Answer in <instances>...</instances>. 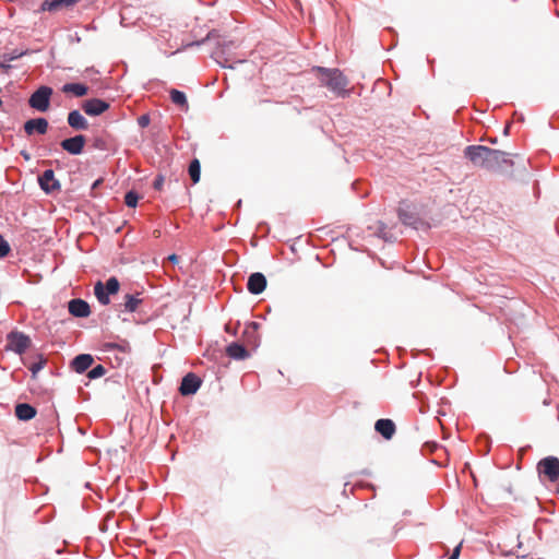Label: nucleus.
I'll return each mask as SVG.
<instances>
[{
	"label": "nucleus",
	"instance_id": "obj_1",
	"mask_svg": "<svg viewBox=\"0 0 559 559\" xmlns=\"http://www.w3.org/2000/svg\"><path fill=\"white\" fill-rule=\"evenodd\" d=\"M464 155L475 167L490 171L506 170L513 165L508 153L483 145L467 146L464 150Z\"/></svg>",
	"mask_w": 559,
	"mask_h": 559
},
{
	"label": "nucleus",
	"instance_id": "obj_2",
	"mask_svg": "<svg viewBox=\"0 0 559 559\" xmlns=\"http://www.w3.org/2000/svg\"><path fill=\"white\" fill-rule=\"evenodd\" d=\"M317 78L322 86L328 87L337 96L347 95L348 80L338 69H328L322 67L313 68Z\"/></svg>",
	"mask_w": 559,
	"mask_h": 559
},
{
	"label": "nucleus",
	"instance_id": "obj_3",
	"mask_svg": "<svg viewBox=\"0 0 559 559\" xmlns=\"http://www.w3.org/2000/svg\"><path fill=\"white\" fill-rule=\"evenodd\" d=\"M119 287V281L112 276L107 280L106 284L98 281L94 286V294L102 305H108L110 302L109 295L117 294Z\"/></svg>",
	"mask_w": 559,
	"mask_h": 559
},
{
	"label": "nucleus",
	"instance_id": "obj_4",
	"mask_svg": "<svg viewBox=\"0 0 559 559\" xmlns=\"http://www.w3.org/2000/svg\"><path fill=\"white\" fill-rule=\"evenodd\" d=\"M52 95V88L48 86H40L35 91L29 99L28 104L32 108L45 112L49 109L50 97Z\"/></svg>",
	"mask_w": 559,
	"mask_h": 559
},
{
	"label": "nucleus",
	"instance_id": "obj_5",
	"mask_svg": "<svg viewBox=\"0 0 559 559\" xmlns=\"http://www.w3.org/2000/svg\"><path fill=\"white\" fill-rule=\"evenodd\" d=\"M539 475L545 476L549 481L559 479V459L556 456H547L537 464Z\"/></svg>",
	"mask_w": 559,
	"mask_h": 559
},
{
	"label": "nucleus",
	"instance_id": "obj_6",
	"mask_svg": "<svg viewBox=\"0 0 559 559\" xmlns=\"http://www.w3.org/2000/svg\"><path fill=\"white\" fill-rule=\"evenodd\" d=\"M7 348L23 354L31 345V338L22 332H11L7 337Z\"/></svg>",
	"mask_w": 559,
	"mask_h": 559
},
{
	"label": "nucleus",
	"instance_id": "obj_7",
	"mask_svg": "<svg viewBox=\"0 0 559 559\" xmlns=\"http://www.w3.org/2000/svg\"><path fill=\"white\" fill-rule=\"evenodd\" d=\"M201 383V379L197 374L190 372L182 378L179 392L183 396L192 395L199 390Z\"/></svg>",
	"mask_w": 559,
	"mask_h": 559
},
{
	"label": "nucleus",
	"instance_id": "obj_8",
	"mask_svg": "<svg viewBox=\"0 0 559 559\" xmlns=\"http://www.w3.org/2000/svg\"><path fill=\"white\" fill-rule=\"evenodd\" d=\"M86 139L84 135L79 134L73 138L61 141V147L72 155H79L83 152Z\"/></svg>",
	"mask_w": 559,
	"mask_h": 559
},
{
	"label": "nucleus",
	"instance_id": "obj_9",
	"mask_svg": "<svg viewBox=\"0 0 559 559\" xmlns=\"http://www.w3.org/2000/svg\"><path fill=\"white\" fill-rule=\"evenodd\" d=\"M109 108V104L99 98L87 99L82 104V109L88 116H99Z\"/></svg>",
	"mask_w": 559,
	"mask_h": 559
},
{
	"label": "nucleus",
	"instance_id": "obj_10",
	"mask_svg": "<svg viewBox=\"0 0 559 559\" xmlns=\"http://www.w3.org/2000/svg\"><path fill=\"white\" fill-rule=\"evenodd\" d=\"M40 188L47 192H53L60 190V182L55 178V173L52 169H47L38 178Z\"/></svg>",
	"mask_w": 559,
	"mask_h": 559
},
{
	"label": "nucleus",
	"instance_id": "obj_11",
	"mask_svg": "<svg viewBox=\"0 0 559 559\" xmlns=\"http://www.w3.org/2000/svg\"><path fill=\"white\" fill-rule=\"evenodd\" d=\"M68 309L73 317L78 318H86L91 313L90 305L85 300L79 298L70 300Z\"/></svg>",
	"mask_w": 559,
	"mask_h": 559
},
{
	"label": "nucleus",
	"instance_id": "obj_12",
	"mask_svg": "<svg viewBox=\"0 0 559 559\" xmlns=\"http://www.w3.org/2000/svg\"><path fill=\"white\" fill-rule=\"evenodd\" d=\"M266 287V278L262 273H252L248 278L247 288L253 295L261 294Z\"/></svg>",
	"mask_w": 559,
	"mask_h": 559
},
{
	"label": "nucleus",
	"instance_id": "obj_13",
	"mask_svg": "<svg viewBox=\"0 0 559 559\" xmlns=\"http://www.w3.org/2000/svg\"><path fill=\"white\" fill-rule=\"evenodd\" d=\"M48 130V121L45 118L29 119L24 123V131L27 135L37 132L45 134Z\"/></svg>",
	"mask_w": 559,
	"mask_h": 559
},
{
	"label": "nucleus",
	"instance_id": "obj_14",
	"mask_svg": "<svg viewBox=\"0 0 559 559\" xmlns=\"http://www.w3.org/2000/svg\"><path fill=\"white\" fill-rule=\"evenodd\" d=\"M143 302V299L140 297V294L136 293L134 295L127 294L123 297V301L118 305L119 311L126 312H134L138 310L139 306Z\"/></svg>",
	"mask_w": 559,
	"mask_h": 559
},
{
	"label": "nucleus",
	"instance_id": "obj_15",
	"mask_svg": "<svg viewBox=\"0 0 559 559\" xmlns=\"http://www.w3.org/2000/svg\"><path fill=\"white\" fill-rule=\"evenodd\" d=\"M80 0H44L40 10L55 12L63 8H69L78 3Z\"/></svg>",
	"mask_w": 559,
	"mask_h": 559
},
{
	"label": "nucleus",
	"instance_id": "obj_16",
	"mask_svg": "<svg viewBox=\"0 0 559 559\" xmlns=\"http://www.w3.org/2000/svg\"><path fill=\"white\" fill-rule=\"evenodd\" d=\"M411 207V204L407 202H401L399 207V218L403 222V224L414 226L417 223V216Z\"/></svg>",
	"mask_w": 559,
	"mask_h": 559
},
{
	"label": "nucleus",
	"instance_id": "obj_17",
	"mask_svg": "<svg viewBox=\"0 0 559 559\" xmlns=\"http://www.w3.org/2000/svg\"><path fill=\"white\" fill-rule=\"evenodd\" d=\"M93 361L94 359L90 354H81L72 360L71 366L78 373H83L93 365Z\"/></svg>",
	"mask_w": 559,
	"mask_h": 559
},
{
	"label": "nucleus",
	"instance_id": "obj_18",
	"mask_svg": "<svg viewBox=\"0 0 559 559\" xmlns=\"http://www.w3.org/2000/svg\"><path fill=\"white\" fill-rule=\"evenodd\" d=\"M374 429L383 438L391 439L395 432V425L391 419H379L376 421Z\"/></svg>",
	"mask_w": 559,
	"mask_h": 559
},
{
	"label": "nucleus",
	"instance_id": "obj_19",
	"mask_svg": "<svg viewBox=\"0 0 559 559\" xmlns=\"http://www.w3.org/2000/svg\"><path fill=\"white\" fill-rule=\"evenodd\" d=\"M68 123L75 130H86L88 128L87 120L79 110H72L68 115Z\"/></svg>",
	"mask_w": 559,
	"mask_h": 559
},
{
	"label": "nucleus",
	"instance_id": "obj_20",
	"mask_svg": "<svg viewBox=\"0 0 559 559\" xmlns=\"http://www.w3.org/2000/svg\"><path fill=\"white\" fill-rule=\"evenodd\" d=\"M226 354L228 357L236 360H243L249 357V352L246 347L239 343H231L226 347Z\"/></svg>",
	"mask_w": 559,
	"mask_h": 559
},
{
	"label": "nucleus",
	"instance_id": "obj_21",
	"mask_svg": "<svg viewBox=\"0 0 559 559\" xmlns=\"http://www.w3.org/2000/svg\"><path fill=\"white\" fill-rule=\"evenodd\" d=\"M36 408L27 403H21L15 406V416L20 420H31L36 416Z\"/></svg>",
	"mask_w": 559,
	"mask_h": 559
},
{
	"label": "nucleus",
	"instance_id": "obj_22",
	"mask_svg": "<svg viewBox=\"0 0 559 559\" xmlns=\"http://www.w3.org/2000/svg\"><path fill=\"white\" fill-rule=\"evenodd\" d=\"M66 94H73L76 97L85 96L88 93V86L82 83H67L61 90Z\"/></svg>",
	"mask_w": 559,
	"mask_h": 559
},
{
	"label": "nucleus",
	"instance_id": "obj_23",
	"mask_svg": "<svg viewBox=\"0 0 559 559\" xmlns=\"http://www.w3.org/2000/svg\"><path fill=\"white\" fill-rule=\"evenodd\" d=\"M260 324L257 323V322H250L245 331H243V335L245 337L247 338V342L252 345V346H257L258 345V335H257V332H258V329H259Z\"/></svg>",
	"mask_w": 559,
	"mask_h": 559
},
{
	"label": "nucleus",
	"instance_id": "obj_24",
	"mask_svg": "<svg viewBox=\"0 0 559 559\" xmlns=\"http://www.w3.org/2000/svg\"><path fill=\"white\" fill-rule=\"evenodd\" d=\"M169 94H170V99L175 105H177L186 110L188 109V107H189L188 100H187L186 94L183 92L173 88V90H170Z\"/></svg>",
	"mask_w": 559,
	"mask_h": 559
},
{
	"label": "nucleus",
	"instance_id": "obj_25",
	"mask_svg": "<svg viewBox=\"0 0 559 559\" xmlns=\"http://www.w3.org/2000/svg\"><path fill=\"white\" fill-rule=\"evenodd\" d=\"M189 176L193 183H198L200 181L201 176V165L199 159L194 158L189 165Z\"/></svg>",
	"mask_w": 559,
	"mask_h": 559
},
{
	"label": "nucleus",
	"instance_id": "obj_26",
	"mask_svg": "<svg viewBox=\"0 0 559 559\" xmlns=\"http://www.w3.org/2000/svg\"><path fill=\"white\" fill-rule=\"evenodd\" d=\"M106 373V368L103 365H97L87 373L88 379H97Z\"/></svg>",
	"mask_w": 559,
	"mask_h": 559
},
{
	"label": "nucleus",
	"instance_id": "obj_27",
	"mask_svg": "<svg viewBox=\"0 0 559 559\" xmlns=\"http://www.w3.org/2000/svg\"><path fill=\"white\" fill-rule=\"evenodd\" d=\"M138 201H139V195H138L136 192L129 191V192L126 193V195H124V203L129 207H134L138 204Z\"/></svg>",
	"mask_w": 559,
	"mask_h": 559
},
{
	"label": "nucleus",
	"instance_id": "obj_28",
	"mask_svg": "<svg viewBox=\"0 0 559 559\" xmlns=\"http://www.w3.org/2000/svg\"><path fill=\"white\" fill-rule=\"evenodd\" d=\"M103 347L105 350L118 349L122 353H126L128 350L129 346H128V343H123V344L105 343Z\"/></svg>",
	"mask_w": 559,
	"mask_h": 559
},
{
	"label": "nucleus",
	"instance_id": "obj_29",
	"mask_svg": "<svg viewBox=\"0 0 559 559\" xmlns=\"http://www.w3.org/2000/svg\"><path fill=\"white\" fill-rule=\"evenodd\" d=\"M10 252L9 243L0 236V258L8 255Z\"/></svg>",
	"mask_w": 559,
	"mask_h": 559
},
{
	"label": "nucleus",
	"instance_id": "obj_30",
	"mask_svg": "<svg viewBox=\"0 0 559 559\" xmlns=\"http://www.w3.org/2000/svg\"><path fill=\"white\" fill-rule=\"evenodd\" d=\"M151 122V118L147 114L141 115L138 118V123L141 128H146Z\"/></svg>",
	"mask_w": 559,
	"mask_h": 559
},
{
	"label": "nucleus",
	"instance_id": "obj_31",
	"mask_svg": "<svg viewBox=\"0 0 559 559\" xmlns=\"http://www.w3.org/2000/svg\"><path fill=\"white\" fill-rule=\"evenodd\" d=\"M163 185H164V177L163 176H157L155 181H154V188L156 190H162Z\"/></svg>",
	"mask_w": 559,
	"mask_h": 559
},
{
	"label": "nucleus",
	"instance_id": "obj_32",
	"mask_svg": "<svg viewBox=\"0 0 559 559\" xmlns=\"http://www.w3.org/2000/svg\"><path fill=\"white\" fill-rule=\"evenodd\" d=\"M461 551V545L456 546L449 559H457Z\"/></svg>",
	"mask_w": 559,
	"mask_h": 559
},
{
	"label": "nucleus",
	"instance_id": "obj_33",
	"mask_svg": "<svg viewBox=\"0 0 559 559\" xmlns=\"http://www.w3.org/2000/svg\"><path fill=\"white\" fill-rule=\"evenodd\" d=\"M43 367V364L39 362V364H34L32 367H31V371L33 372V376H35L39 369H41Z\"/></svg>",
	"mask_w": 559,
	"mask_h": 559
},
{
	"label": "nucleus",
	"instance_id": "obj_34",
	"mask_svg": "<svg viewBox=\"0 0 559 559\" xmlns=\"http://www.w3.org/2000/svg\"><path fill=\"white\" fill-rule=\"evenodd\" d=\"M178 259H179V258H178V255H176V254H170V255L168 257V260H169V261H171V262H177V261H178Z\"/></svg>",
	"mask_w": 559,
	"mask_h": 559
},
{
	"label": "nucleus",
	"instance_id": "obj_35",
	"mask_svg": "<svg viewBox=\"0 0 559 559\" xmlns=\"http://www.w3.org/2000/svg\"><path fill=\"white\" fill-rule=\"evenodd\" d=\"M0 68H2L3 70H8L10 68V66L4 64V63H0Z\"/></svg>",
	"mask_w": 559,
	"mask_h": 559
},
{
	"label": "nucleus",
	"instance_id": "obj_36",
	"mask_svg": "<svg viewBox=\"0 0 559 559\" xmlns=\"http://www.w3.org/2000/svg\"><path fill=\"white\" fill-rule=\"evenodd\" d=\"M23 156L25 157V159H29V155L28 154L23 153Z\"/></svg>",
	"mask_w": 559,
	"mask_h": 559
},
{
	"label": "nucleus",
	"instance_id": "obj_37",
	"mask_svg": "<svg viewBox=\"0 0 559 559\" xmlns=\"http://www.w3.org/2000/svg\"><path fill=\"white\" fill-rule=\"evenodd\" d=\"M15 58H17V56H12L9 58V60H14Z\"/></svg>",
	"mask_w": 559,
	"mask_h": 559
},
{
	"label": "nucleus",
	"instance_id": "obj_38",
	"mask_svg": "<svg viewBox=\"0 0 559 559\" xmlns=\"http://www.w3.org/2000/svg\"><path fill=\"white\" fill-rule=\"evenodd\" d=\"M2 105V100L0 99V106Z\"/></svg>",
	"mask_w": 559,
	"mask_h": 559
}]
</instances>
